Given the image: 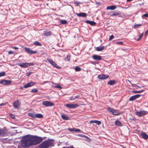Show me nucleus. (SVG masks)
<instances>
[{
    "mask_svg": "<svg viewBox=\"0 0 148 148\" xmlns=\"http://www.w3.org/2000/svg\"><path fill=\"white\" fill-rule=\"evenodd\" d=\"M43 140L42 138L36 136L27 135L22 139L21 145L23 147H29L38 144Z\"/></svg>",
    "mask_w": 148,
    "mask_h": 148,
    "instance_id": "nucleus-1",
    "label": "nucleus"
},
{
    "mask_svg": "<svg viewBox=\"0 0 148 148\" xmlns=\"http://www.w3.org/2000/svg\"><path fill=\"white\" fill-rule=\"evenodd\" d=\"M54 140L52 139H48L43 141L39 146L40 148H49L54 146Z\"/></svg>",
    "mask_w": 148,
    "mask_h": 148,
    "instance_id": "nucleus-2",
    "label": "nucleus"
},
{
    "mask_svg": "<svg viewBox=\"0 0 148 148\" xmlns=\"http://www.w3.org/2000/svg\"><path fill=\"white\" fill-rule=\"evenodd\" d=\"M47 60L54 67H56L58 69H60L61 68V67L58 66L51 59L48 58L47 59Z\"/></svg>",
    "mask_w": 148,
    "mask_h": 148,
    "instance_id": "nucleus-3",
    "label": "nucleus"
},
{
    "mask_svg": "<svg viewBox=\"0 0 148 148\" xmlns=\"http://www.w3.org/2000/svg\"><path fill=\"white\" fill-rule=\"evenodd\" d=\"M42 104L43 105L46 106H54V104L53 103L49 101H45L42 102Z\"/></svg>",
    "mask_w": 148,
    "mask_h": 148,
    "instance_id": "nucleus-4",
    "label": "nucleus"
},
{
    "mask_svg": "<svg viewBox=\"0 0 148 148\" xmlns=\"http://www.w3.org/2000/svg\"><path fill=\"white\" fill-rule=\"evenodd\" d=\"M24 50L28 54H36L37 53V51H33L29 48L26 47H25Z\"/></svg>",
    "mask_w": 148,
    "mask_h": 148,
    "instance_id": "nucleus-5",
    "label": "nucleus"
},
{
    "mask_svg": "<svg viewBox=\"0 0 148 148\" xmlns=\"http://www.w3.org/2000/svg\"><path fill=\"white\" fill-rule=\"evenodd\" d=\"M68 108L74 109L79 106L77 104H67L65 105Z\"/></svg>",
    "mask_w": 148,
    "mask_h": 148,
    "instance_id": "nucleus-6",
    "label": "nucleus"
},
{
    "mask_svg": "<svg viewBox=\"0 0 148 148\" xmlns=\"http://www.w3.org/2000/svg\"><path fill=\"white\" fill-rule=\"evenodd\" d=\"M108 110L112 113L113 115H118L120 114L119 112L117 111V110L111 108L110 107L108 108Z\"/></svg>",
    "mask_w": 148,
    "mask_h": 148,
    "instance_id": "nucleus-7",
    "label": "nucleus"
},
{
    "mask_svg": "<svg viewBox=\"0 0 148 148\" xmlns=\"http://www.w3.org/2000/svg\"><path fill=\"white\" fill-rule=\"evenodd\" d=\"M147 113V112L146 111L142 110L139 112H135V114L137 115L141 116L146 114Z\"/></svg>",
    "mask_w": 148,
    "mask_h": 148,
    "instance_id": "nucleus-8",
    "label": "nucleus"
},
{
    "mask_svg": "<svg viewBox=\"0 0 148 148\" xmlns=\"http://www.w3.org/2000/svg\"><path fill=\"white\" fill-rule=\"evenodd\" d=\"M13 106L15 108H19L20 106V103L18 100H16L13 103Z\"/></svg>",
    "mask_w": 148,
    "mask_h": 148,
    "instance_id": "nucleus-9",
    "label": "nucleus"
},
{
    "mask_svg": "<svg viewBox=\"0 0 148 148\" xmlns=\"http://www.w3.org/2000/svg\"><path fill=\"white\" fill-rule=\"evenodd\" d=\"M109 77L108 75L100 74L98 75V78L101 79H104L107 78Z\"/></svg>",
    "mask_w": 148,
    "mask_h": 148,
    "instance_id": "nucleus-10",
    "label": "nucleus"
},
{
    "mask_svg": "<svg viewBox=\"0 0 148 148\" xmlns=\"http://www.w3.org/2000/svg\"><path fill=\"white\" fill-rule=\"evenodd\" d=\"M12 82L10 80H3L0 82V83L3 85H9Z\"/></svg>",
    "mask_w": 148,
    "mask_h": 148,
    "instance_id": "nucleus-11",
    "label": "nucleus"
},
{
    "mask_svg": "<svg viewBox=\"0 0 148 148\" xmlns=\"http://www.w3.org/2000/svg\"><path fill=\"white\" fill-rule=\"evenodd\" d=\"M141 96L140 95H136L131 97L129 99L130 101H133L139 98Z\"/></svg>",
    "mask_w": 148,
    "mask_h": 148,
    "instance_id": "nucleus-12",
    "label": "nucleus"
},
{
    "mask_svg": "<svg viewBox=\"0 0 148 148\" xmlns=\"http://www.w3.org/2000/svg\"><path fill=\"white\" fill-rule=\"evenodd\" d=\"M35 84V83L33 82H30L27 83L24 86V87L25 88H27L28 87L32 86Z\"/></svg>",
    "mask_w": 148,
    "mask_h": 148,
    "instance_id": "nucleus-13",
    "label": "nucleus"
},
{
    "mask_svg": "<svg viewBox=\"0 0 148 148\" xmlns=\"http://www.w3.org/2000/svg\"><path fill=\"white\" fill-rule=\"evenodd\" d=\"M43 34L46 36H50L51 35V32L47 29L43 31Z\"/></svg>",
    "mask_w": 148,
    "mask_h": 148,
    "instance_id": "nucleus-14",
    "label": "nucleus"
},
{
    "mask_svg": "<svg viewBox=\"0 0 148 148\" xmlns=\"http://www.w3.org/2000/svg\"><path fill=\"white\" fill-rule=\"evenodd\" d=\"M92 58L94 60H100L102 59V57L99 55H94L92 56Z\"/></svg>",
    "mask_w": 148,
    "mask_h": 148,
    "instance_id": "nucleus-15",
    "label": "nucleus"
},
{
    "mask_svg": "<svg viewBox=\"0 0 148 148\" xmlns=\"http://www.w3.org/2000/svg\"><path fill=\"white\" fill-rule=\"evenodd\" d=\"M67 130H68L70 131L71 132L74 131L80 132L81 131V130L80 129L76 128H68Z\"/></svg>",
    "mask_w": 148,
    "mask_h": 148,
    "instance_id": "nucleus-16",
    "label": "nucleus"
},
{
    "mask_svg": "<svg viewBox=\"0 0 148 148\" xmlns=\"http://www.w3.org/2000/svg\"><path fill=\"white\" fill-rule=\"evenodd\" d=\"M76 15L78 16L85 17L86 16V14L84 12L80 13H76Z\"/></svg>",
    "mask_w": 148,
    "mask_h": 148,
    "instance_id": "nucleus-17",
    "label": "nucleus"
},
{
    "mask_svg": "<svg viewBox=\"0 0 148 148\" xmlns=\"http://www.w3.org/2000/svg\"><path fill=\"white\" fill-rule=\"evenodd\" d=\"M86 23L88 24H89L91 25L94 26L96 24V23L92 21L86 20L85 21Z\"/></svg>",
    "mask_w": 148,
    "mask_h": 148,
    "instance_id": "nucleus-18",
    "label": "nucleus"
},
{
    "mask_svg": "<svg viewBox=\"0 0 148 148\" xmlns=\"http://www.w3.org/2000/svg\"><path fill=\"white\" fill-rule=\"evenodd\" d=\"M114 123L116 125L119 127H121L122 126V123L120 121L118 120H116L115 122Z\"/></svg>",
    "mask_w": 148,
    "mask_h": 148,
    "instance_id": "nucleus-19",
    "label": "nucleus"
},
{
    "mask_svg": "<svg viewBox=\"0 0 148 148\" xmlns=\"http://www.w3.org/2000/svg\"><path fill=\"white\" fill-rule=\"evenodd\" d=\"M141 135L142 138L145 139H147L148 138V135L145 132H142Z\"/></svg>",
    "mask_w": 148,
    "mask_h": 148,
    "instance_id": "nucleus-20",
    "label": "nucleus"
},
{
    "mask_svg": "<svg viewBox=\"0 0 148 148\" xmlns=\"http://www.w3.org/2000/svg\"><path fill=\"white\" fill-rule=\"evenodd\" d=\"M116 8V7L115 5H111L107 6L106 8L107 10H114Z\"/></svg>",
    "mask_w": 148,
    "mask_h": 148,
    "instance_id": "nucleus-21",
    "label": "nucleus"
},
{
    "mask_svg": "<svg viewBox=\"0 0 148 148\" xmlns=\"http://www.w3.org/2000/svg\"><path fill=\"white\" fill-rule=\"evenodd\" d=\"M18 65L21 67L27 68V62L22 63V64H18Z\"/></svg>",
    "mask_w": 148,
    "mask_h": 148,
    "instance_id": "nucleus-22",
    "label": "nucleus"
},
{
    "mask_svg": "<svg viewBox=\"0 0 148 148\" xmlns=\"http://www.w3.org/2000/svg\"><path fill=\"white\" fill-rule=\"evenodd\" d=\"M105 48L104 46L97 47L96 48V50L97 51H101L103 50Z\"/></svg>",
    "mask_w": 148,
    "mask_h": 148,
    "instance_id": "nucleus-23",
    "label": "nucleus"
},
{
    "mask_svg": "<svg viewBox=\"0 0 148 148\" xmlns=\"http://www.w3.org/2000/svg\"><path fill=\"white\" fill-rule=\"evenodd\" d=\"M116 82L114 80H110L108 82L107 84L110 85H113L116 84Z\"/></svg>",
    "mask_w": 148,
    "mask_h": 148,
    "instance_id": "nucleus-24",
    "label": "nucleus"
},
{
    "mask_svg": "<svg viewBox=\"0 0 148 148\" xmlns=\"http://www.w3.org/2000/svg\"><path fill=\"white\" fill-rule=\"evenodd\" d=\"M61 117L62 119L65 120H69V117L66 116L65 115L62 114L61 115Z\"/></svg>",
    "mask_w": 148,
    "mask_h": 148,
    "instance_id": "nucleus-25",
    "label": "nucleus"
},
{
    "mask_svg": "<svg viewBox=\"0 0 148 148\" xmlns=\"http://www.w3.org/2000/svg\"><path fill=\"white\" fill-rule=\"evenodd\" d=\"M6 133L5 130H0V136H3Z\"/></svg>",
    "mask_w": 148,
    "mask_h": 148,
    "instance_id": "nucleus-26",
    "label": "nucleus"
},
{
    "mask_svg": "<svg viewBox=\"0 0 148 148\" xmlns=\"http://www.w3.org/2000/svg\"><path fill=\"white\" fill-rule=\"evenodd\" d=\"M43 117V115L40 114H36L35 118H42Z\"/></svg>",
    "mask_w": 148,
    "mask_h": 148,
    "instance_id": "nucleus-27",
    "label": "nucleus"
},
{
    "mask_svg": "<svg viewBox=\"0 0 148 148\" xmlns=\"http://www.w3.org/2000/svg\"><path fill=\"white\" fill-rule=\"evenodd\" d=\"M33 43L34 45L37 46H41L42 45V44L40 42H38L37 41H36L34 42Z\"/></svg>",
    "mask_w": 148,
    "mask_h": 148,
    "instance_id": "nucleus-28",
    "label": "nucleus"
},
{
    "mask_svg": "<svg viewBox=\"0 0 148 148\" xmlns=\"http://www.w3.org/2000/svg\"><path fill=\"white\" fill-rule=\"evenodd\" d=\"M35 115H36V114H34L33 113H31V112L29 113L28 114V115L29 116L33 118H35Z\"/></svg>",
    "mask_w": 148,
    "mask_h": 148,
    "instance_id": "nucleus-29",
    "label": "nucleus"
},
{
    "mask_svg": "<svg viewBox=\"0 0 148 148\" xmlns=\"http://www.w3.org/2000/svg\"><path fill=\"white\" fill-rule=\"evenodd\" d=\"M144 91V90H134L132 91V92L134 93H140Z\"/></svg>",
    "mask_w": 148,
    "mask_h": 148,
    "instance_id": "nucleus-30",
    "label": "nucleus"
},
{
    "mask_svg": "<svg viewBox=\"0 0 148 148\" xmlns=\"http://www.w3.org/2000/svg\"><path fill=\"white\" fill-rule=\"evenodd\" d=\"M60 23L61 24L65 25L67 23V21L64 20H61Z\"/></svg>",
    "mask_w": 148,
    "mask_h": 148,
    "instance_id": "nucleus-31",
    "label": "nucleus"
},
{
    "mask_svg": "<svg viewBox=\"0 0 148 148\" xmlns=\"http://www.w3.org/2000/svg\"><path fill=\"white\" fill-rule=\"evenodd\" d=\"M54 87L55 88L61 89L62 88V87L58 84H56V85L54 86Z\"/></svg>",
    "mask_w": 148,
    "mask_h": 148,
    "instance_id": "nucleus-32",
    "label": "nucleus"
},
{
    "mask_svg": "<svg viewBox=\"0 0 148 148\" xmlns=\"http://www.w3.org/2000/svg\"><path fill=\"white\" fill-rule=\"evenodd\" d=\"M120 14V13L119 12H115L113 13L112 16H117Z\"/></svg>",
    "mask_w": 148,
    "mask_h": 148,
    "instance_id": "nucleus-33",
    "label": "nucleus"
},
{
    "mask_svg": "<svg viewBox=\"0 0 148 148\" xmlns=\"http://www.w3.org/2000/svg\"><path fill=\"white\" fill-rule=\"evenodd\" d=\"M141 24H136L134 25V27L135 28H138L139 26H141Z\"/></svg>",
    "mask_w": 148,
    "mask_h": 148,
    "instance_id": "nucleus-34",
    "label": "nucleus"
},
{
    "mask_svg": "<svg viewBox=\"0 0 148 148\" xmlns=\"http://www.w3.org/2000/svg\"><path fill=\"white\" fill-rule=\"evenodd\" d=\"M71 56V55L70 54H69L67 55L66 58L68 61H70Z\"/></svg>",
    "mask_w": 148,
    "mask_h": 148,
    "instance_id": "nucleus-35",
    "label": "nucleus"
},
{
    "mask_svg": "<svg viewBox=\"0 0 148 148\" xmlns=\"http://www.w3.org/2000/svg\"><path fill=\"white\" fill-rule=\"evenodd\" d=\"M38 91V90L36 89H32L31 91V92L32 93H36Z\"/></svg>",
    "mask_w": 148,
    "mask_h": 148,
    "instance_id": "nucleus-36",
    "label": "nucleus"
},
{
    "mask_svg": "<svg viewBox=\"0 0 148 148\" xmlns=\"http://www.w3.org/2000/svg\"><path fill=\"white\" fill-rule=\"evenodd\" d=\"M75 70L76 71H79L81 70V69L79 67L77 66L75 68Z\"/></svg>",
    "mask_w": 148,
    "mask_h": 148,
    "instance_id": "nucleus-37",
    "label": "nucleus"
},
{
    "mask_svg": "<svg viewBox=\"0 0 148 148\" xmlns=\"http://www.w3.org/2000/svg\"><path fill=\"white\" fill-rule=\"evenodd\" d=\"M95 123L97 124V125H99L101 124V122L100 121L95 120Z\"/></svg>",
    "mask_w": 148,
    "mask_h": 148,
    "instance_id": "nucleus-38",
    "label": "nucleus"
},
{
    "mask_svg": "<svg viewBox=\"0 0 148 148\" xmlns=\"http://www.w3.org/2000/svg\"><path fill=\"white\" fill-rule=\"evenodd\" d=\"M5 75V73L4 72H3L0 73V77L4 76Z\"/></svg>",
    "mask_w": 148,
    "mask_h": 148,
    "instance_id": "nucleus-39",
    "label": "nucleus"
},
{
    "mask_svg": "<svg viewBox=\"0 0 148 148\" xmlns=\"http://www.w3.org/2000/svg\"><path fill=\"white\" fill-rule=\"evenodd\" d=\"M84 138L87 139V140H88V142H90L91 141L90 139L88 137V136H87L85 135H84Z\"/></svg>",
    "mask_w": 148,
    "mask_h": 148,
    "instance_id": "nucleus-40",
    "label": "nucleus"
},
{
    "mask_svg": "<svg viewBox=\"0 0 148 148\" xmlns=\"http://www.w3.org/2000/svg\"><path fill=\"white\" fill-rule=\"evenodd\" d=\"M115 44L122 45L123 44V42L122 41H118L116 42Z\"/></svg>",
    "mask_w": 148,
    "mask_h": 148,
    "instance_id": "nucleus-41",
    "label": "nucleus"
},
{
    "mask_svg": "<svg viewBox=\"0 0 148 148\" xmlns=\"http://www.w3.org/2000/svg\"><path fill=\"white\" fill-rule=\"evenodd\" d=\"M143 35V33H142L139 37L137 39V40L138 41L140 40L142 38Z\"/></svg>",
    "mask_w": 148,
    "mask_h": 148,
    "instance_id": "nucleus-42",
    "label": "nucleus"
},
{
    "mask_svg": "<svg viewBox=\"0 0 148 148\" xmlns=\"http://www.w3.org/2000/svg\"><path fill=\"white\" fill-rule=\"evenodd\" d=\"M29 65V66H33L34 65V64L33 63H27V65Z\"/></svg>",
    "mask_w": 148,
    "mask_h": 148,
    "instance_id": "nucleus-43",
    "label": "nucleus"
},
{
    "mask_svg": "<svg viewBox=\"0 0 148 148\" xmlns=\"http://www.w3.org/2000/svg\"><path fill=\"white\" fill-rule=\"evenodd\" d=\"M81 3L80 2L75 1L74 3V4H75L77 6Z\"/></svg>",
    "mask_w": 148,
    "mask_h": 148,
    "instance_id": "nucleus-44",
    "label": "nucleus"
},
{
    "mask_svg": "<svg viewBox=\"0 0 148 148\" xmlns=\"http://www.w3.org/2000/svg\"><path fill=\"white\" fill-rule=\"evenodd\" d=\"M114 38V36L113 35H112L111 36H110L109 38V40L110 41L111 40H112V39L113 38Z\"/></svg>",
    "mask_w": 148,
    "mask_h": 148,
    "instance_id": "nucleus-45",
    "label": "nucleus"
},
{
    "mask_svg": "<svg viewBox=\"0 0 148 148\" xmlns=\"http://www.w3.org/2000/svg\"><path fill=\"white\" fill-rule=\"evenodd\" d=\"M32 73V72H28L26 73V75L27 76H29Z\"/></svg>",
    "mask_w": 148,
    "mask_h": 148,
    "instance_id": "nucleus-46",
    "label": "nucleus"
},
{
    "mask_svg": "<svg viewBox=\"0 0 148 148\" xmlns=\"http://www.w3.org/2000/svg\"><path fill=\"white\" fill-rule=\"evenodd\" d=\"M10 116L11 117L12 119L15 118V116L13 114H12L11 113L10 114Z\"/></svg>",
    "mask_w": 148,
    "mask_h": 148,
    "instance_id": "nucleus-47",
    "label": "nucleus"
},
{
    "mask_svg": "<svg viewBox=\"0 0 148 148\" xmlns=\"http://www.w3.org/2000/svg\"><path fill=\"white\" fill-rule=\"evenodd\" d=\"M14 53V52L11 51H8V54H12Z\"/></svg>",
    "mask_w": 148,
    "mask_h": 148,
    "instance_id": "nucleus-48",
    "label": "nucleus"
},
{
    "mask_svg": "<svg viewBox=\"0 0 148 148\" xmlns=\"http://www.w3.org/2000/svg\"><path fill=\"white\" fill-rule=\"evenodd\" d=\"M70 100H74L75 99V98H74V97H71L70 98Z\"/></svg>",
    "mask_w": 148,
    "mask_h": 148,
    "instance_id": "nucleus-49",
    "label": "nucleus"
},
{
    "mask_svg": "<svg viewBox=\"0 0 148 148\" xmlns=\"http://www.w3.org/2000/svg\"><path fill=\"white\" fill-rule=\"evenodd\" d=\"M143 16L146 17H148V14H143Z\"/></svg>",
    "mask_w": 148,
    "mask_h": 148,
    "instance_id": "nucleus-50",
    "label": "nucleus"
},
{
    "mask_svg": "<svg viewBox=\"0 0 148 148\" xmlns=\"http://www.w3.org/2000/svg\"><path fill=\"white\" fill-rule=\"evenodd\" d=\"M95 120H92L89 122V123L90 124H91L92 123H95Z\"/></svg>",
    "mask_w": 148,
    "mask_h": 148,
    "instance_id": "nucleus-51",
    "label": "nucleus"
},
{
    "mask_svg": "<svg viewBox=\"0 0 148 148\" xmlns=\"http://www.w3.org/2000/svg\"><path fill=\"white\" fill-rule=\"evenodd\" d=\"M12 49H18V48L17 47H12Z\"/></svg>",
    "mask_w": 148,
    "mask_h": 148,
    "instance_id": "nucleus-52",
    "label": "nucleus"
},
{
    "mask_svg": "<svg viewBox=\"0 0 148 148\" xmlns=\"http://www.w3.org/2000/svg\"><path fill=\"white\" fill-rule=\"evenodd\" d=\"M6 103H2L0 104V106H3L5 105H6Z\"/></svg>",
    "mask_w": 148,
    "mask_h": 148,
    "instance_id": "nucleus-53",
    "label": "nucleus"
},
{
    "mask_svg": "<svg viewBox=\"0 0 148 148\" xmlns=\"http://www.w3.org/2000/svg\"><path fill=\"white\" fill-rule=\"evenodd\" d=\"M79 95H77L75 96V98L76 99H78V98H79Z\"/></svg>",
    "mask_w": 148,
    "mask_h": 148,
    "instance_id": "nucleus-54",
    "label": "nucleus"
},
{
    "mask_svg": "<svg viewBox=\"0 0 148 148\" xmlns=\"http://www.w3.org/2000/svg\"><path fill=\"white\" fill-rule=\"evenodd\" d=\"M148 34V29L145 32V35H147Z\"/></svg>",
    "mask_w": 148,
    "mask_h": 148,
    "instance_id": "nucleus-55",
    "label": "nucleus"
},
{
    "mask_svg": "<svg viewBox=\"0 0 148 148\" xmlns=\"http://www.w3.org/2000/svg\"><path fill=\"white\" fill-rule=\"evenodd\" d=\"M84 135L80 134L79 135V136L84 138Z\"/></svg>",
    "mask_w": 148,
    "mask_h": 148,
    "instance_id": "nucleus-56",
    "label": "nucleus"
}]
</instances>
